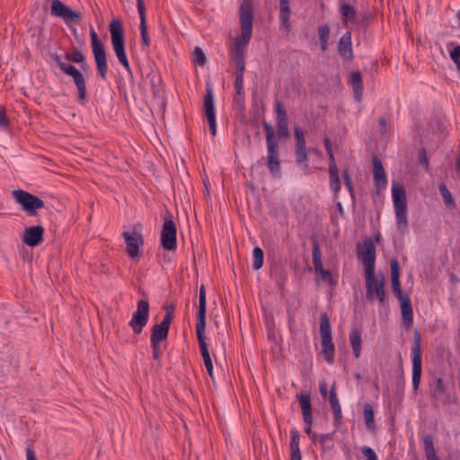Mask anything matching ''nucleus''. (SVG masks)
Instances as JSON below:
<instances>
[{"label": "nucleus", "mask_w": 460, "mask_h": 460, "mask_svg": "<svg viewBox=\"0 0 460 460\" xmlns=\"http://www.w3.org/2000/svg\"><path fill=\"white\" fill-rule=\"evenodd\" d=\"M239 19L242 35L235 38L230 48L231 58H243L244 49L248 45L252 33L253 11L252 3L244 0L239 7Z\"/></svg>", "instance_id": "1"}, {"label": "nucleus", "mask_w": 460, "mask_h": 460, "mask_svg": "<svg viewBox=\"0 0 460 460\" xmlns=\"http://www.w3.org/2000/svg\"><path fill=\"white\" fill-rule=\"evenodd\" d=\"M262 127L266 138V166L274 178H279L281 175V160L276 131L272 125L266 120L262 121Z\"/></svg>", "instance_id": "2"}, {"label": "nucleus", "mask_w": 460, "mask_h": 460, "mask_svg": "<svg viewBox=\"0 0 460 460\" xmlns=\"http://www.w3.org/2000/svg\"><path fill=\"white\" fill-rule=\"evenodd\" d=\"M206 312H207V300H206V289L205 286L201 285L199 293V310H198V321L196 323V334L200 349V353L204 360L205 367H210L212 359L209 355L208 345L206 342Z\"/></svg>", "instance_id": "3"}, {"label": "nucleus", "mask_w": 460, "mask_h": 460, "mask_svg": "<svg viewBox=\"0 0 460 460\" xmlns=\"http://www.w3.org/2000/svg\"><path fill=\"white\" fill-rule=\"evenodd\" d=\"M366 297L369 302L377 300L380 305L385 303V276L374 272L365 273Z\"/></svg>", "instance_id": "4"}, {"label": "nucleus", "mask_w": 460, "mask_h": 460, "mask_svg": "<svg viewBox=\"0 0 460 460\" xmlns=\"http://www.w3.org/2000/svg\"><path fill=\"white\" fill-rule=\"evenodd\" d=\"M60 70L73 79L77 89V100L80 103L84 104L87 101V89L84 76L80 69L75 66L64 62L63 59H55Z\"/></svg>", "instance_id": "5"}, {"label": "nucleus", "mask_w": 460, "mask_h": 460, "mask_svg": "<svg viewBox=\"0 0 460 460\" xmlns=\"http://www.w3.org/2000/svg\"><path fill=\"white\" fill-rule=\"evenodd\" d=\"M392 196L398 228L401 230H405L408 226V219L407 199L404 188L400 184L394 183L392 188Z\"/></svg>", "instance_id": "6"}, {"label": "nucleus", "mask_w": 460, "mask_h": 460, "mask_svg": "<svg viewBox=\"0 0 460 460\" xmlns=\"http://www.w3.org/2000/svg\"><path fill=\"white\" fill-rule=\"evenodd\" d=\"M320 320V332L322 336L321 346L325 361L331 365L334 361L333 352L335 347L332 342V327L327 313H321Z\"/></svg>", "instance_id": "7"}, {"label": "nucleus", "mask_w": 460, "mask_h": 460, "mask_svg": "<svg viewBox=\"0 0 460 460\" xmlns=\"http://www.w3.org/2000/svg\"><path fill=\"white\" fill-rule=\"evenodd\" d=\"M421 336L419 331L413 333V344L411 349L412 361V386L413 390L418 391L422 376V358H421Z\"/></svg>", "instance_id": "8"}, {"label": "nucleus", "mask_w": 460, "mask_h": 460, "mask_svg": "<svg viewBox=\"0 0 460 460\" xmlns=\"http://www.w3.org/2000/svg\"><path fill=\"white\" fill-rule=\"evenodd\" d=\"M12 196L22 210L30 216H36L37 210L44 208V201L41 199L23 190H13Z\"/></svg>", "instance_id": "9"}, {"label": "nucleus", "mask_w": 460, "mask_h": 460, "mask_svg": "<svg viewBox=\"0 0 460 460\" xmlns=\"http://www.w3.org/2000/svg\"><path fill=\"white\" fill-rule=\"evenodd\" d=\"M111 42L116 58H127L125 50V30L121 20L112 19L108 27Z\"/></svg>", "instance_id": "10"}, {"label": "nucleus", "mask_w": 460, "mask_h": 460, "mask_svg": "<svg viewBox=\"0 0 460 460\" xmlns=\"http://www.w3.org/2000/svg\"><path fill=\"white\" fill-rule=\"evenodd\" d=\"M149 303L147 299H141L137 304V310L133 313L128 325L132 328L134 333L139 334L148 323L149 319Z\"/></svg>", "instance_id": "11"}, {"label": "nucleus", "mask_w": 460, "mask_h": 460, "mask_svg": "<svg viewBox=\"0 0 460 460\" xmlns=\"http://www.w3.org/2000/svg\"><path fill=\"white\" fill-rule=\"evenodd\" d=\"M358 258L364 265L365 273L375 271L376 247L371 238L365 239L362 245L358 246Z\"/></svg>", "instance_id": "12"}, {"label": "nucleus", "mask_w": 460, "mask_h": 460, "mask_svg": "<svg viewBox=\"0 0 460 460\" xmlns=\"http://www.w3.org/2000/svg\"><path fill=\"white\" fill-rule=\"evenodd\" d=\"M174 307L172 305L165 306V314L163 321L152 328L150 342L161 343L168 337L171 323L173 318Z\"/></svg>", "instance_id": "13"}, {"label": "nucleus", "mask_w": 460, "mask_h": 460, "mask_svg": "<svg viewBox=\"0 0 460 460\" xmlns=\"http://www.w3.org/2000/svg\"><path fill=\"white\" fill-rule=\"evenodd\" d=\"M177 228L175 223L171 219H165L161 231V246L165 251H175L177 248Z\"/></svg>", "instance_id": "14"}, {"label": "nucleus", "mask_w": 460, "mask_h": 460, "mask_svg": "<svg viewBox=\"0 0 460 460\" xmlns=\"http://www.w3.org/2000/svg\"><path fill=\"white\" fill-rule=\"evenodd\" d=\"M50 13L53 16L62 18L67 24L69 22L79 23L82 19L79 12L72 10L60 0H52Z\"/></svg>", "instance_id": "15"}, {"label": "nucleus", "mask_w": 460, "mask_h": 460, "mask_svg": "<svg viewBox=\"0 0 460 460\" xmlns=\"http://www.w3.org/2000/svg\"><path fill=\"white\" fill-rule=\"evenodd\" d=\"M122 236L126 243V252L131 259L139 256V249L144 244L143 235L136 231H123Z\"/></svg>", "instance_id": "16"}, {"label": "nucleus", "mask_w": 460, "mask_h": 460, "mask_svg": "<svg viewBox=\"0 0 460 460\" xmlns=\"http://www.w3.org/2000/svg\"><path fill=\"white\" fill-rule=\"evenodd\" d=\"M275 112H276V124L277 135L279 138H288L290 136L288 114L281 101H275Z\"/></svg>", "instance_id": "17"}, {"label": "nucleus", "mask_w": 460, "mask_h": 460, "mask_svg": "<svg viewBox=\"0 0 460 460\" xmlns=\"http://www.w3.org/2000/svg\"><path fill=\"white\" fill-rule=\"evenodd\" d=\"M294 137H295V157L296 162L298 164H307L308 155L306 151V142L305 134L301 128L298 126L294 127Z\"/></svg>", "instance_id": "18"}, {"label": "nucleus", "mask_w": 460, "mask_h": 460, "mask_svg": "<svg viewBox=\"0 0 460 460\" xmlns=\"http://www.w3.org/2000/svg\"><path fill=\"white\" fill-rule=\"evenodd\" d=\"M44 227L33 226L24 230L22 237V243L30 247L40 245L44 240Z\"/></svg>", "instance_id": "19"}, {"label": "nucleus", "mask_w": 460, "mask_h": 460, "mask_svg": "<svg viewBox=\"0 0 460 460\" xmlns=\"http://www.w3.org/2000/svg\"><path fill=\"white\" fill-rule=\"evenodd\" d=\"M391 267V282H392V290L394 295L397 297V299L402 298L407 295L403 293L401 288V281H400V264L396 259H393L390 261Z\"/></svg>", "instance_id": "20"}, {"label": "nucleus", "mask_w": 460, "mask_h": 460, "mask_svg": "<svg viewBox=\"0 0 460 460\" xmlns=\"http://www.w3.org/2000/svg\"><path fill=\"white\" fill-rule=\"evenodd\" d=\"M372 163L375 186L378 190H383L387 185V176L383 167L382 162L377 156H374Z\"/></svg>", "instance_id": "21"}, {"label": "nucleus", "mask_w": 460, "mask_h": 460, "mask_svg": "<svg viewBox=\"0 0 460 460\" xmlns=\"http://www.w3.org/2000/svg\"><path fill=\"white\" fill-rule=\"evenodd\" d=\"M203 108L207 119H216L214 93L212 85L209 83L206 84V94L203 100Z\"/></svg>", "instance_id": "22"}, {"label": "nucleus", "mask_w": 460, "mask_h": 460, "mask_svg": "<svg viewBox=\"0 0 460 460\" xmlns=\"http://www.w3.org/2000/svg\"><path fill=\"white\" fill-rule=\"evenodd\" d=\"M400 301L402 319L406 328H410L413 323V310L409 295L398 299Z\"/></svg>", "instance_id": "23"}, {"label": "nucleus", "mask_w": 460, "mask_h": 460, "mask_svg": "<svg viewBox=\"0 0 460 460\" xmlns=\"http://www.w3.org/2000/svg\"><path fill=\"white\" fill-rule=\"evenodd\" d=\"M349 84L352 87L355 101L360 102L363 96V81L360 71H352L349 74Z\"/></svg>", "instance_id": "24"}, {"label": "nucleus", "mask_w": 460, "mask_h": 460, "mask_svg": "<svg viewBox=\"0 0 460 460\" xmlns=\"http://www.w3.org/2000/svg\"><path fill=\"white\" fill-rule=\"evenodd\" d=\"M137 11L140 18V33L141 39L145 45L149 46L150 38L147 32V24H146V11L144 0H137Z\"/></svg>", "instance_id": "25"}, {"label": "nucleus", "mask_w": 460, "mask_h": 460, "mask_svg": "<svg viewBox=\"0 0 460 460\" xmlns=\"http://www.w3.org/2000/svg\"><path fill=\"white\" fill-rule=\"evenodd\" d=\"M290 14L291 9L289 6V0H279V19L280 29H283L286 31H290L291 30Z\"/></svg>", "instance_id": "26"}, {"label": "nucleus", "mask_w": 460, "mask_h": 460, "mask_svg": "<svg viewBox=\"0 0 460 460\" xmlns=\"http://www.w3.org/2000/svg\"><path fill=\"white\" fill-rule=\"evenodd\" d=\"M329 400L332 411L333 412V424L336 428H339V426L341 424L342 413L341 407L336 394L335 385H333L331 388Z\"/></svg>", "instance_id": "27"}, {"label": "nucleus", "mask_w": 460, "mask_h": 460, "mask_svg": "<svg viewBox=\"0 0 460 460\" xmlns=\"http://www.w3.org/2000/svg\"><path fill=\"white\" fill-rule=\"evenodd\" d=\"M297 400L301 405V411L303 414V420L305 424L312 425L313 423V413L311 398L308 394H301L296 395Z\"/></svg>", "instance_id": "28"}, {"label": "nucleus", "mask_w": 460, "mask_h": 460, "mask_svg": "<svg viewBox=\"0 0 460 460\" xmlns=\"http://www.w3.org/2000/svg\"><path fill=\"white\" fill-rule=\"evenodd\" d=\"M340 13L343 23H356L357 10L353 5L347 3V0H339Z\"/></svg>", "instance_id": "29"}, {"label": "nucleus", "mask_w": 460, "mask_h": 460, "mask_svg": "<svg viewBox=\"0 0 460 460\" xmlns=\"http://www.w3.org/2000/svg\"><path fill=\"white\" fill-rule=\"evenodd\" d=\"M338 51L342 58H353L351 32L346 31L338 42Z\"/></svg>", "instance_id": "30"}, {"label": "nucleus", "mask_w": 460, "mask_h": 460, "mask_svg": "<svg viewBox=\"0 0 460 460\" xmlns=\"http://www.w3.org/2000/svg\"><path fill=\"white\" fill-rule=\"evenodd\" d=\"M90 36L93 58H107L104 44L93 27L90 28Z\"/></svg>", "instance_id": "31"}, {"label": "nucleus", "mask_w": 460, "mask_h": 460, "mask_svg": "<svg viewBox=\"0 0 460 460\" xmlns=\"http://www.w3.org/2000/svg\"><path fill=\"white\" fill-rule=\"evenodd\" d=\"M349 338L352 347L353 355L356 358H358L361 356V332L355 328L350 331Z\"/></svg>", "instance_id": "32"}, {"label": "nucleus", "mask_w": 460, "mask_h": 460, "mask_svg": "<svg viewBox=\"0 0 460 460\" xmlns=\"http://www.w3.org/2000/svg\"><path fill=\"white\" fill-rule=\"evenodd\" d=\"M423 448L426 460H439L436 453L431 435H427L423 438Z\"/></svg>", "instance_id": "33"}, {"label": "nucleus", "mask_w": 460, "mask_h": 460, "mask_svg": "<svg viewBox=\"0 0 460 460\" xmlns=\"http://www.w3.org/2000/svg\"><path fill=\"white\" fill-rule=\"evenodd\" d=\"M438 190L442 196L446 208L449 210L455 209L456 208V203L447 185L445 183H440L438 185Z\"/></svg>", "instance_id": "34"}, {"label": "nucleus", "mask_w": 460, "mask_h": 460, "mask_svg": "<svg viewBox=\"0 0 460 460\" xmlns=\"http://www.w3.org/2000/svg\"><path fill=\"white\" fill-rule=\"evenodd\" d=\"M312 257H313L312 258L313 264L314 266L315 271H316V273H320L324 269H323V263H322V259H321L322 254H321L320 246L317 242H314L313 244Z\"/></svg>", "instance_id": "35"}, {"label": "nucleus", "mask_w": 460, "mask_h": 460, "mask_svg": "<svg viewBox=\"0 0 460 460\" xmlns=\"http://www.w3.org/2000/svg\"><path fill=\"white\" fill-rule=\"evenodd\" d=\"M318 36L321 45V49L325 50L328 45V40L330 36V26L328 24H323L318 27Z\"/></svg>", "instance_id": "36"}, {"label": "nucleus", "mask_w": 460, "mask_h": 460, "mask_svg": "<svg viewBox=\"0 0 460 460\" xmlns=\"http://www.w3.org/2000/svg\"><path fill=\"white\" fill-rule=\"evenodd\" d=\"M364 419L366 426L368 429H375V414L371 404L366 403L364 405Z\"/></svg>", "instance_id": "37"}, {"label": "nucleus", "mask_w": 460, "mask_h": 460, "mask_svg": "<svg viewBox=\"0 0 460 460\" xmlns=\"http://www.w3.org/2000/svg\"><path fill=\"white\" fill-rule=\"evenodd\" d=\"M252 268L255 270H258L262 268L264 262V253L261 248L255 247L252 251Z\"/></svg>", "instance_id": "38"}, {"label": "nucleus", "mask_w": 460, "mask_h": 460, "mask_svg": "<svg viewBox=\"0 0 460 460\" xmlns=\"http://www.w3.org/2000/svg\"><path fill=\"white\" fill-rule=\"evenodd\" d=\"M329 173H330V189L334 192L335 195H337L341 190L339 170L338 171H329Z\"/></svg>", "instance_id": "39"}, {"label": "nucleus", "mask_w": 460, "mask_h": 460, "mask_svg": "<svg viewBox=\"0 0 460 460\" xmlns=\"http://www.w3.org/2000/svg\"><path fill=\"white\" fill-rule=\"evenodd\" d=\"M446 51L449 54V58H460V45L454 41L446 44Z\"/></svg>", "instance_id": "40"}, {"label": "nucleus", "mask_w": 460, "mask_h": 460, "mask_svg": "<svg viewBox=\"0 0 460 460\" xmlns=\"http://www.w3.org/2000/svg\"><path fill=\"white\" fill-rule=\"evenodd\" d=\"M290 451L300 449L299 447V433L296 429H292L290 432Z\"/></svg>", "instance_id": "41"}, {"label": "nucleus", "mask_w": 460, "mask_h": 460, "mask_svg": "<svg viewBox=\"0 0 460 460\" xmlns=\"http://www.w3.org/2000/svg\"><path fill=\"white\" fill-rule=\"evenodd\" d=\"M97 64L98 75L102 78H106V74L108 71V64L107 59H95Z\"/></svg>", "instance_id": "42"}, {"label": "nucleus", "mask_w": 460, "mask_h": 460, "mask_svg": "<svg viewBox=\"0 0 460 460\" xmlns=\"http://www.w3.org/2000/svg\"><path fill=\"white\" fill-rule=\"evenodd\" d=\"M342 177H343L344 184H345L346 188L349 191L350 195L353 197V195H354V187H353V183H352V181H351V178L349 176L348 169H345V170L342 171Z\"/></svg>", "instance_id": "43"}, {"label": "nucleus", "mask_w": 460, "mask_h": 460, "mask_svg": "<svg viewBox=\"0 0 460 460\" xmlns=\"http://www.w3.org/2000/svg\"><path fill=\"white\" fill-rule=\"evenodd\" d=\"M361 452L367 460H377V456L372 447L368 446H363L361 447Z\"/></svg>", "instance_id": "44"}, {"label": "nucleus", "mask_w": 460, "mask_h": 460, "mask_svg": "<svg viewBox=\"0 0 460 460\" xmlns=\"http://www.w3.org/2000/svg\"><path fill=\"white\" fill-rule=\"evenodd\" d=\"M9 119L6 116V111L4 106L0 105V128L5 129L9 127Z\"/></svg>", "instance_id": "45"}, {"label": "nucleus", "mask_w": 460, "mask_h": 460, "mask_svg": "<svg viewBox=\"0 0 460 460\" xmlns=\"http://www.w3.org/2000/svg\"><path fill=\"white\" fill-rule=\"evenodd\" d=\"M245 59H236L235 64V77L243 78V73L245 70Z\"/></svg>", "instance_id": "46"}, {"label": "nucleus", "mask_w": 460, "mask_h": 460, "mask_svg": "<svg viewBox=\"0 0 460 460\" xmlns=\"http://www.w3.org/2000/svg\"><path fill=\"white\" fill-rule=\"evenodd\" d=\"M160 345L161 343L150 342V346L152 348V358L155 360L159 359L161 356Z\"/></svg>", "instance_id": "47"}, {"label": "nucleus", "mask_w": 460, "mask_h": 460, "mask_svg": "<svg viewBox=\"0 0 460 460\" xmlns=\"http://www.w3.org/2000/svg\"><path fill=\"white\" fill-rule=\"evenodd\" d=\"M435 394H443L446 392V387L444 385L443 380L440 377H438L435 381Z\"/></svg>", "instance_id": "48"}, {"label": "nucleus", "mask_w": 460, "mask_h": 460, "mask_svg": "<svg viewBox=\"0 0 460 460\" xmlns=\"http://www.w3.org/2000/svg\"><path fill=\"white\" fill-rule=\"evenodd\" d=\"M234 88H235L236 94H238V95L243 94V93H244L243 78L235 77Z\"/></svg>", "instance_id": "49"}, {"label": "nucleus", "mask_w": 460, "mask_h": 460, "mask_svg": "<svg viewBox=\"0 0 460 460\" xmlns=\"http://www.w3.org/2000/svg\"><path fill=\"white\" fill-rule=\"evenodd\" d=\"M378 124H379V132L381 135H385L388 133L389 131V127L387 126V121L385 119V118L384 117H380L379 119H378Z\"/></svg>", "instance_id": "50"}, {"label": "nucleus", "mask_w": 460, "mask_h": 460, "mask_svg": "<svg viewBox=\"0 0 460 460\" xmlns=\"http://www.w3.org/2000/svg\"><path fill=\"white\" fill-rule=\"evenodd\" d=\"M328 156H329V171H338V167L336 165L333 152L328 153Z\"/></svg>", "instance_id": "51"}, {"label": "nucleus", "mask_w": 460, "mask_h": 460, "mask_svg": "<svg viewBox=\"0 0 460 460\" xmlns=\"http://www.w3.org/2000/svg\"><path fill=\"white\" fill-rule=\"evenodd\" d=\"M332 433L320 434L318 437L319 443L322 446H324L325 442L327 440H332Z\"/></svg>", "instance_id": "52"}, {"label": "nucleus", "mask_w": 460, "mask_h": 460, "mask_svg": "<svg viewBox=\"0 0 460 460\" xmlns=\"http://www.w3.org/2000/svg\"><path fill=\"white\" fill-rule=\"evenodd\" d=\"M26 459L27 460H37L34 450L31 446L26 447Z\"/></svg>", "instance_id": "53"}, {"label": "nucleus", "mask_w": 460, "mask_h": 460, "mask_svg": "<svg viewBox=\"0 0 460 460\" xmlns=\"http://www.w3.org/2000/svg\"><path fill=\"white\" fill-rule=\"evenodd\" d=\"M419 158H420V163L423 165H428L429 164V160L427 158V155H426V151L424 148H422L420 151V154H419Z\"/></svg>", "instance_id": "54"}, {"label": "nucleus", "mask_w": 460, "mask_h": 460, "mask_svg": "<svg viewBox=\"0 0 460 460\" xmlns=\"http://www.w3.org/2000/svg\"><path fill=\"white\" fill-rule=\"evenodd\" d=\"M208 126H209V130H210L211 135L216 136V134H217L216 119H208Z\"/></svg>", "instance_id": "55"}, {"label": "nucleus", "mask_w": 460, "mask_h": 460, "mask_svg": "<svg viewBox=\"0 0 460 460\" xmlns=\"http://www.w3.org/2000/svg\"><path fill=\"white\" fill-rule=\"evenodd\" d=\"M191 55L192 58H206L203 50L199 47H195Z\"/></svg>", "instance_id": "56"}, {"label": "nucleus", "mask_w": 460, "mask_h": 460, "mask_svg": "<svg viewBox=\"0 0 460 460\" xmlns=\"http://www.w3.org/2000/svg\"><path fill=\"white\" fill-rule=\"evenodd\" d=\"M323 144H324V147H325V150L327 151V153L333 152L332 142L327 136L324 137V138H323Z\"/></svg>", "instance_id": "57"}, {"label": "nucleus", "mask_w": 460, "mask_h": 460, "mask_svg": "<svg viewBox=\"0 0 460 460\" xmlns=\"http://www.w3.org/2000/svg\"><path fill=\"white\" fill-rule=\"evenodd\" d=\"M290 460H302V455H301L300 449L291 451Z\"/></svg>", "instance_id": "58"}, {"label": "nucleus", "mask_w": 460, "mask_h": 460, "mask_svg": "<svg viewBox=\"0 0 460 460\" xmlns=\"http://www.w3.org/2000/svg\"><path fill=\"white\" fill-rule=\"evenodd\" d=\"M319 274L322 277V279H329L330 281H332V273L329 270H323Z\"/></svg>", "instance_id": "59"}, {"label": "nucleus", "mask_w": 460, "mask_h": 460, "mask_svg": "<svg viewBox=\"0 0 460 460\" xmlns=\"http://www.w3.org/2000/svg\"><path fill=\"white\" fill-rule=\"evenodd\" d=\"M319 390L322 396L325 397L327 395V385L324 382L320 384Z\"/></svg>", "instance_id": "60"}, {"label": "nucleus", "mask_w": 460, "mask_h": 460, "mask_svg": "<svg viewBox=\"0 0 460 460\" xmlns=\"http://www.w3.org/2000/svg\"><path fill=\"white\" fill-rule=\"evenodd\" d=\"M311 426L312 425L306 424V427L305 428V432L307 435H309L312 438H316L317 435L315 432L312 431Z\"/></svg>", "instance_id": "61"}, {"label": "nucleus", "mask_w": 460, "mask_h": 460, "mask_svg": "<svg viewBox=\"0 0 460 460\" xmlns=\"http://www.w3.org/2000/svg\"><path fill=\"white\" fill-rule=\"evenodd\" d=\"M121 65L127 69L129 75H131V69L129 66L128 59H119Z\"/></svg>", "instance_id": "62"}, {"label": "nucleus", "mask_w": 460, "mask_h": 460, "mask_svg": "<svg viewBox=\"0 0 460 460\" xmlns=\"http://www.w3.org/2000/svg\"><path fill=\"white\" fill-rule=\"evenodd\" d=\"M65 58H84V57L80 51L75 50L72 56L69 53H66Z\"/></svg>", "instance_id": "63"}, {"label": "nucleus", "mask_w": 460, "mask_h": 460, "mask_svg": "<svg viewBox=\"0 0 460 460\" xmlns=\"http://www.w3.org/2000/svg\"><path fill=\"white\" fill-rule=\"evenodd\" d=\"M152 92L155 97H160V91L154 84H152Z\"/></svg>", "instance_id": "64"}]
</instances>
